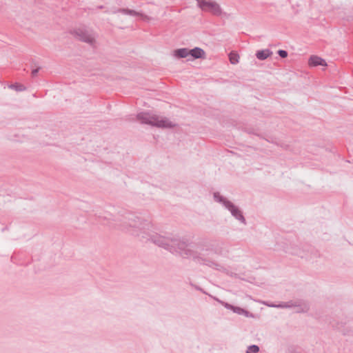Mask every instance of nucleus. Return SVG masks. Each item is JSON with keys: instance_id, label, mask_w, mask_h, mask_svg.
<instances>
[{"instance_id": "1", "label": "nucleus", "mask_w": 353, "mask_h": 353, "mask_svg": "<svg viewBox=\"0 0 353 353\" xmlns=\"http://www.w3.org/2000/svg\"><path fill=\"white\" fill-rule=\"evenodd\" d=\"M120 221L123 230H127L132 235L138 236L143 242L151 241L159 247L164 248L172 254H178L183 259L192 258L195 263L200 265L208 266L222 272L226 271V268L221 264L210 259L203 257L196 250L190 249L188 240L172 234L163 236L150 231V221L145 219L137 213L125 212L122 215V219Z\"/></svg>"}, {"instance_id": "2", "label": "nucleus", "mask_w": 353, "mask_h": 353, "mask_svg": "<svg viewBox=\"0 0 353 353\" xmlns=\"http://www.w3.org/2000/svg\"><path fill=\"white\" fill-rule=\"evenodd\" d=\"M136 119L142 124L150 125L159 128L172 129L176 125L168 118L159 117L149 112H141L136 115Z\"/></svg>"}, {"instance_id": "3", "label": "nucleus", "mask_w": 353, "mask_h": 353, "mask_svg": "<svg viewBox=\"0 0 353 353\" xmlns=\"http://www.w3.org/2000/svg\"><path fill=\"white\" fill-rule=\"evenodd\" d=\"M213 199L214 201L221 204L225 208L229 210L233 217L240 221L243 225H246L247 222L243 216L241 210L234 205L232 201H229L225 196L221 195L219 192L213 193Z\"/></svg>"}, {"instance_id": "4", "label": "nucleus", "mask_w": 353, "mask_h": 353, "mask_svg": "<svg viewBox=\"0 0 353 353\" xmlns=\"http://www.w3.org/2000/svg\"><path fill=\"white\" fill-rule=\"evenodd\" d=\"M70 33L77 39L88 43L90 46L95 43L94 33L86 27H79L70 31Z\"/></svg>"}, {"instance_id": "5", "label": "nucleus", "mask_w": 353, "mask_h": 353, "mask_svg": "<svg viewBox=\"0 0 353 353\" xmlns=\"http://www.w3.org/2000/svg\"><path fill=\"white\" fill-rule=\"evenodd\" d=\"M197 6L204 12H210L214 16L226 15L227 14L223 12L220 5L216 1L211 0H196Z\"/></svg>"}, {"instance_id": "6", "label": "nucleus", "mask_w": 353, "mask_h": 353, "mask_svg": "<svg viewBox=\"0 0 353 353\" xmlns=\"http://www.w3.org/2000/svg\"><path fill=\"white\" fill-rule=\"evenodd\" d=\"M294 305L293 307L296 308V313H307L310 308L308 302L302 299L294 301Z\"/></svg>"}, {"instance_id": "7", "label": "nucleus", "mask_w": 353, "mask_h": 353, "mask_svg": "<svg viewBox=\"0 0 353 353\" xmlns=\"http://www.w3.org/2000/svg\"><path fill=\"white\" fill-rule=\"evenodd\" d=\"M308 64L311 67H316L319 65L325 66L327 63L325 59L316 55H312L309 58Z\"/></svg>"}, {"instance_id": "8", "label": "nucleus", "mask_w": 353, "mask_h": 353, "mask_svg": "<svg viewBox=\"0 0 353 353\" xmlns=\"http://www.w3.org/2000/svg\"><path fill=\"white\" fill-rule=\"evenodd\" d=\"M190 56L193 59H204L205 57V52L199 47H195L192 49H189Z\"/></svg>"}, {"instance_id": "9", "label": "nucleus", "mask_w": 353, "mask_h": 353, "mask_svg": "<svg viewBox=\"0 0 353 353\" xmlns=\"http://www.w3.org/2000/svg\"><path fill=\"white\" fill-rule=\"evenodd\" d=\"M272 54V52L270 49H263L257 50L255 56L261 61H264Z\"/></svg>"}, {"instance_id": "10", "label": "nucleus", "mask_w": 353, "mask_h": 353, "mask_svg": "<svg viewBox=\"0 0 353 353\" xmlns=\"http://www.w3.org/2000/svg\"><path fill=\"white\" fill-rule=\"evenodd\" d=\"M113 13H121L123 14H127L132 17H137L140 15L139 12H137L134 10H131L129 8H119L113 11Z\"/></svg>"}, {"instance_id": "11", "label": "nucleus", "mask_w": 353, "mask_h": 353, "mask_svg": "<svg viewBox=\"0 0 353 353\" xmlns=\"http://www.w3.org/2000/svg\"><path fill=\"white\" fill-rule=\"evenodd\" d=\"M189 49L187 48H182L176 49L174 51V55L178 58H186L190 56Z\"/></svg>"}, {"instance_id": "12", "label": "nucleus", "mask_w": 353, "mask_h": 353, "mask_svg": "<svg viewBox=\"0 0 353 353\" xmlns=\"http://www.w3.org/2000/svg\"><path fill=\"white\" fill-rule=\"evenodd\" d=\"M294 301L291 300L288 302H281L278 305L272 304V305H268L271 306V307H277V308H292L294 307Z\"/></svg>"}, {"instance_id": "13", "label": "nucleus", "mask_w": 353, "mask_h": 353, "mask_svg": "<svg viewBox=\"0 0 353 353\" xmlns=\"http://www.w3.org/2000/svg\"><path fill=\"white\" fill-rule=\"evenodd\" d=\"M233 312L240 314V315H243L246 317L253 316L252 314L250 313L249 311H248L242 307H240L239 306L234 307Z\"/></svg>"}, {"instance_id": "14", "label": "nucleus", "mask_w": 353, "mask_h": 353, "mask_svg": "<svg viewBox=\"0 0 353 353\" xmlns=\"http://www.w3.org/2000/svg\"><path fill=\"white\" fill-rule=\"evenodd\" d=\"M9 88L18 92L24 91L26 90V88L23 84L19 83H14L11 84Z\"/></svg>"}, {"instance_id": "15", "label": "nucleus", "mask_w": 353, "mask_h": 353, "mask_svg": "<svg viewBox=\"0 0 353 353\" xmlns=\"http://www.w3.org/2000/svg\"><path fill=\"white\" fill-rule=\"evenodd\" d=\"M239 54L233 52H230L229 54V59L232 64H236L239 63Z\"/></svg>"}, {"instance_id": "16", "label": "nucleus", "mask_w": 353, "mask_h": 353, "mask_svg": "<svg viewBox=\"0 0 353 353\" xmlns=\"http://www.w3.org/2000/svg\"><path fill=\"white\" fill-rule=\"evenodd\" d=\"M260 347L257 345H251L248 346L245 353H258Z\"/></svg>"}, {"instance_id": "17", "label": "nucleus", "mask_w": 353, "mask_h": 353, "mask_svg": "<svg viewBox=\"0 0 353 353\" xmlns=\"http://www.w3.org/2000/svg\"><path fill=\"white\" fill-rule=\"evenodd\" d=\"M214 299L218 301L219 303H221L223 306H224L226 309L233 311L234 305L228 303L227 302H224L218 298H214Z\"/></svg>"}, {"instance_id": "18", "label": "nucleus", "mask_w": 353, "mask_h": 353, "mask_svg": "<svg viewBox=\"0 0 353 353\" xmlns=\"http://www.w3.org/2000/svg\"><path fill=\"white\" fill-rule=\"evenodd\" d=\"M32 67H34V68H32L31 72L32 77H34L38 74L39 71L41 69V67L37 65V64L34 62L32 63Z\"/></svg>"}, {"instance_id": "19", "label": "nucleus", "mask_w": 353, "mask_h": 353, "mask_svg": "<svg viewBox=\"0 0 353 353\" xmlns=\"http://www.w3.org/2000/svg\"><path fill=\"white\" fill-rule=\"evenodd\" d=\"M277 54L281 58H286L288 55V52L285 50H279Z\"/></svg>"}, {"instance_id": "20", "label": "nucleus", "mask_w": 353, "mask_h": 353, "mask_svg": "<svg viewBox=\"0 0 353 353\" xmlns=\"http://www.w3.org/2000/svg\"><path fill=\"white\" fill-rule=\"evenodd\" d=\"M99 219L100 221H102V219H110V218H108L107 216H99Z\"/></svg>"}, {"instance_id": "21", "label": "nucleus", "mask_w": 353, "mask_h": 353, "mask_svg": "<svg viewBox=\"0 0 353 353\" xmlns=\"http://www.w3.org/2000/svg\"><path fill=\"white\" fill-rule=\"evenodd\" d=\"M267 141H268V142H272V143H274L275 144H278L277 142L274 141L273 140L267 139Z\"/></svg>"}, {"instance_id": "22", "label": "nucleus", "mask_w": 353, "mask_h": 353, "mask_svg": "<svg viewBox=\"0 0 353 353\" xmlns=\"http://www.w3.org/2000/svg\"><path fill=\"white\" fill-rule=\"evenodd\" d=\"M333 327H336V328L339 329L340 327L338 326V325L332 324Z\"/></svg>"}]
</instances>
